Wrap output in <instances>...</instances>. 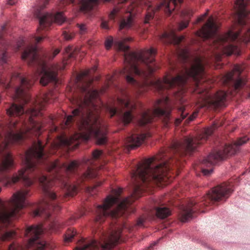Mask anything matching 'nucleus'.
Segmentation results:
<instances>
[{"label": "nucleus", "instance_id": "1a4fd4ad", "mask_svg": "<svg viewBox=\"0 0 250 250\" xmlns=\"http://www.w3.org/2000/svg\"><path fill=\"white\" fill-rule=\"evenodd\" d=\"M49 0H39V5L34 12L35 17L39 21L40 27L38 28L37 31L40 35L39 37H33L32 39L35 43L40 42L45 38L44 34L41 33L42 30L47 29L53 22L62 24L65 20V18L62 12H58L55 14L52 13H45L43 11V9L48 4Z\"/></svg>", "mask_w": 250, "mask_h": 250}, {"label": "nucleus", "instance_id": "bb28decb", "mask_svg": "<svg viewBox=\"0 0 250 250\" xmlns=\"http://www.w3.org/2000/svg\"><path fill=\"white\" fill-rule=\"evenodd\" d=\"M102 184V182L101 181L97 182L96 183V184H95V185L93 187L88 188L89 191L90 192H94V190L97 188V187L101 185Z\"/></svg>", "mask_w": 250, "mask_h": 250}, {"label": "nucleus", "instance_id": "20e7f679", "mask_svg": "<svg viewBox=\"0 0 250 250\" xmlns=\"http://www.w3.org/2000/svg\"><path fill=\"white\" fill-rule=\"evenodd\" d=\"M235 4L233 20L241 27L240 30L229 31L225 35H218V27L213 17H210L198 33L199 36L204 40L212 39L214 48L228 55L232 54L236 49V46L231 42L238 38H243L246 42L250 41V10L248 8L250 0H236Z\"/></svg>", "mask_w": 250, "mask_h": 250}, {"label": "nucleus", "instance_id": "dca6fc26", "mask_svg": "<svg viewBox=\"0 0 250 250\" xmlns=\"http://www.w3.org/2000/svg\"><path fill=\"white\" fill-rule=\"evenodd\" d=\"M184 39V37H179L176 35L174 30L164 33L160 37V40L165 43L179 44Z\"/></svg>", "mask_w": 250, "mask_h": 250}, {"label": "nucleus", "instance_id": "4be33fe9", "mask_svg": "<svg viewBox=\"0 0 250 250\" xmlns=\"http://www.w3.org/2000/svg\"><path fill=\"white\" fill-rule=\"evenodd\" d=\"M76 234V231L74 228H69L64 234V240L65 243L71 241L72 238Z\"/></svg>", "mask_w": 250, "mask_h": 250}, {"label": "nucleus", "instance_id": "aec40b11", "mask_svg": "<svg viewBox=\"0 0 250 250\" xmlns=\"http://www.w3.org/2000/svg\"><path fill=\"white\" fill-rule=\"evenodd\" d=\"M178 110L179 114H180V117L176 118L175 120L174 124L176 126H178L181 123L182 121L185 119L187 116L188 114V113L186 111V108L184 106H180L179 107Z\"/></svg>", "mask_w": 250, "mask_h": 250}, {"label": "nucleus", "instance_id": "cd10ccee", "mask_svg": "<svg viewBox=\"0 0 250 250\" xmlns=\"http://www.w3.org/2000/svg\"><path fill=\"white\" fill-rule=\"evenodd\" d=\"M101 27L107 29L108 28V26L107 21H103L101 23Z\"/></svg>", "mask_w": 250, "mask_h": 250}, {"label": "nucleus", "instance_id": "c9c22d12", "mask_svg": "<svg viewBox=\"0 0 250 250\" xmlns=\"http://www.w3.org/2000/svg\"><path fill=\"white\" fill-rule=\"evenodd\" d=\"M94 240H95V239Z\"/></svg>", "mask_w": 250, "mask_h": 250}, {"label": "nucleus", "instance_id": "f8f14e48", "mask_svg": "<svg viewBox=\"0 0 250 250\" xmlns=\"http://www.w3.org/2000/svg\"><path fill=\"white\" fill-rule=\"evenodd\" d=\"M43 229L41 225L31 226L24 231V235L29 237L26 245L23 246L19 243L13 242L9 247L8 250H43L46 243L40 239Z\"/></svg>", "mask_w": 250, "mask_h": 250}, {"label": "nucleus", "instance_id": "f3484780", "mask_svg": "<svg viewBox=\"0 0 250 250\" xmlns=\"http://www.w3.org/2000/svg\"><path fill=\"white\" fill-rule=\"evenodd\" d=\"M157 204L155 207V208L156 214L158 217L164 219L170 215L171 211L169 208L160 203H157Z\"/></svg>", "mask_w": 250, "mask_h": 250}, {"label": "nucleus", "instance_id": "2f4dec72", "mask_svg": "<svg viewBox=\"0 0 250 250\" xmlns=\"http://www.w3.org/2000/svg\"><path fill=\"white\" fill-rule=\"evenodd\" d=\"M158 242H155L153 244H151L150 247L148 248L149 249H152L153 246L156 245L157 244Z\"/></svg>", "mask_w": 250, "mask_h": 250}, {"label": "nucleus", "instance_id": "b1692460", "mask_svg": "<svg viewBox=\"0 0 250 250\" xmlns=\"http://www.w3.org/2000/svg\"><path fill=\"white\" fill-rule=\"evenodd\" d=\"M198 113V110L194 111L192 115H191L186 121H185V124H189L191 121H193L197 116Z\"/></svg>", "mask_w": 250, "mask_h": 250}, {"label": "nucleus", "instance_id": "6ab92c4d", "mask_svg": "<svg viewBox=\"0 0 250 250\" xmlns=\"http://www.w3.org/2000/svg\"><path fill=\"white\" fill-rule=\"evenodd\" d=\"M75 218L74 217L71 218L69 220H68L65 224H64L63 223L59 222V221H54V222L52 223L50 226V229L53 231H57L58 229H59L60 228H62L64 225H71L74 220Z\"/></svg>", "mask_w": 250, "mask_h": 250}, {"label": "nucleus", "instance_id": "72a5a7b5", "mask_svg": "<svg viewBox=\"0 0 250 250\" xmlns=\"http://www.w3.org/2000/svg\"><path fill=\"white\" fill-rule=\"evenodd\" d=\"M96 70V68H95L94 69L93 71H95Z\"/></svg>", "mask_w": 250, "mask_h": 250}, {"label": "nucleus", "instance_id": "4468645a", "mask_svg": "<svg viewBox=\"0 0 250 250\" xmlns=\"http://www.w3.org/2000/svg\"><path fill=\"white\" fill-rule=\"evenodd\" d=\"M102 153V151L96 149L93 152L91 159L83 161V163L87 166V169L81 176V182L95 178L101 174L100 171L97 169V167L94 166L93 163L94 161L98 160L100 157Z\"/></svg>", "mask_w": 250, "mask_h": 250}, {"label": "nucleus", "instance_id": "5701e85b", "mask_svg": "<svg viewBox=\"0 0 250 250\" xmlns=\"http://www.w3.org/2000/svg\"><path fill=\"white\" fill-rule=\"evenodd\" d=\"M76 26L78 28V31L80 34L84 35L87 33V27L85 23H77Z\"/></svg>", "mask_w": 250, "mask_h": 250}, {"label": "nucleus", "instance_id": "6e6552de", "mask_svg": "<svg viewBox=\"0 0 250 250\" xmlns=\"http://www.w3.org/2000/svg\"><path fill=\"white\" fill-rule=\"evenodd\" d=\"M249 140V138L247 136L240 137L233 143L226 145L223 149L211 152L201 162V168L203 174L205 176L209 175L212 172V168L206 169L205 167H210L218 162L235 154L240 151L241 146L246 144Z\"/></svg>", "mask_w": 250, "mask_h": 250}, {"label": "nucleus", "instance_id": "39448f33", "mask_svg": "<svg viewBox=\"0 0 250 250\" xmlns=\"http://www.w3.org/2000/svg\"><path fill=\"white\" fill-rule=\"evenodd\" d=\"M183 0H164L160 5L154 7L152 3L148 0H121L109 15L110 19H114L115 17L120 13L125 11L129 15L126 19H123L120 24L119 28L121 30L123 29H128L133 24V18L136 12H139L137 6L139 5L144 6L146 8V14L144 20V23L150 22L154 18L156 11L164 8L165 13L170 16L172 12L178 7V4L182 3Z\"/></svg>", "mask_w": 250, "mask_h": 250}, {"label": "nucleus", "instance_id": "2eb2a0df", "mask_svg": "<svg viewBox=\"0 0 250 250\" xmlns=\"http://www.w3.org/2000/svg\"><path fill=\"white\" fill-rule=\"evenodd\" d=\"M150 136L149 132L141 134L134 133L127 138L126 144L128 147L134 148L139 146L146 138Z\"/></svg>", "mask_w": 250, "mask_h": 250}, {"label": "nucleus", "instance_id": "7c9ffc66", "mask_svg": "<svg viewBox=\"0 0 250 250\" xmlns=\"http://www.w3.org/2000/svg\"><path fill=\"white\" fill-rule=\"evenodd\" d=\"M17 2V0H8L7 1V4L10 5H13Z\"/></svg>", "mask_w": 250, "mask_h": 250}, {"label": "nucleus", "instance_id": "0eeeda50", "mask_svg": "<svg viewBox=\"0 0 250 250\" xmlns=\"http://www.w3.org/2000/svg\"><path fill=\"white\" fill-rule=\"evenodd\" d=\"M233 189L230 184L223 183L212 188L202 198L200 202L197 200H190L187 206H183L180 213L182 222H186L192 218L193 212L199 210L204 206H208L215 202H218L228 198L232 193Z\"/></svg>", "mask_w": 250, "mask_h": 250}, {"label": "nucleus", "instance_id": "412c9836", "mask_svg": "<svg viewBox=\"0 0 250 250\" xmlns=\"http://www.w3.org/2000/svg\"><path fill=\"white\" fill-rule=\"evenodd\" d=\"M78 51V48H73V46H68L65 48V57L68 59L74 58Z\"/></svg>", "mask_w": 250, "mask_h": 250}, {"label": "nucleus", "instance_id": "c756f323", "mask_svg": "<svg viewBox=\"0 0 250 250\" xmlns=\"http://www.w3.org/2000/svg\"><path fill=\"white\" fill-rule=\"evenodd\" d=\"M207 15H208V13L207 12L205 14H204L203 15H202L201 17H199L198 19V22H201V21H203L205 19V18L207 16Z\"/></svg>", "mask_w": 250, "mask_h": 250}, {"label": "nucleus", "instance_id": "9d476101", "mask_svg": "<svg viewBox=\"0 0 250 250\" xmlns=\"http://www.w3.org/2000/svg\"><path fill=\"white\" fill-rule=\"evenodd\" d=\"M171 110L168 97L164 96L157 101L152 111L149 110L142 113L138 123L140 126H144L152 122L153 117L158 116L161 118L164 125L168 127L172 123Z\"/></svg>", "mask_w": 250, "mask_h": 250}, {"label": "nucleus", "instance_id": "a211bd4d", "mask_svg": "<svg viewBox=\"0 0 250 250\" xmlns=\"http://www.w3.org/2000/svg\"><path fill=\"white\" fill-rule=\"evenodd\" d=\"M192 14V11L190 9H185L181 12V15L186 17V19L178 23L177 30L178 31H181L188 26L189 23L188 19L191 17Z\"/></svg>", "mask_w": 250, "mask_h": 250}, {"label": "nucleus", "instance_id": "f257e3e1", "mask_svg": "<svg viewBox=\"0 0 250 250\" xmlns=\"http://www.w3.org/2000/svg\"><path fill=\"white\" fill-rule=\"evenodd\" d=\"M15 79H18L20 85L15 91L14 98L23 104L30 103V107L25 112L21 105L12 104L6 109L10 118H16L11 121L4 138L0 142V182L5 186H11L21 181L26 187L15 193L11 198L4 202L0 199V207H25L26 198L30 196V187L35 180L40 185L49 200H43L39 207H61L62 198L51 190L53 185L63 188L66 196L76 194L78 186L69 183L68 178L70 174H77L80 164L72 161L69 164L61 163L58 160L54 162L48 159L44 153L42 142L38 140L29 148L22 158L23 167L11 178L7 173L14 167V159L8 149L14 143H19L30 134L39 136L42 127V110L47 104L51 103L57 98L52 91L36 99L31 98L28 91L33 85L37 78L22 77L19 73L14 74L11 82L3 83L6 88H10Z\"/></svg>", "mask_w": 250, "mask_h": 250}, {"label": "nucleus", "instance_id": "c85d7f7f", "mask_svg": "<svg viewBox=\"0 0 250 250\" xmlns=\"http://www.w3.org/2000/svg\"><path fill=\"white\" fill-rule=\"evenodd\" d=\"M1 60L3 62H6L7 60V54L6 52H4L2 54Z\"/></svg>", "mask_w": 250, "mask_h": 250}, {"label": "nucleus", "instance_id": "473e14b6", "mask_svg": "<svg viewBox=\"0 0 250 250\" xmlns=\"http://www.w3.org/2000/svg\"><path fill=\"white\" fill-rule=\"evenodd\" d=\"M220 55H216V57H215V59L217 61H219L220 59Z\"/></svg>", "mask_w": 250, "mask_h": 250}, {"label": "nucleus", "instance_id": "9b49d317", "mask_svg": "<svg viewBox=\"0 0 250 250\" xmlns=\"http://www.w3.org/2000/svg\"><path fill=\"white\" fill-rule=\"evenodd\" d=\"M121 92L122 96L117 98L116 105H108L106 108L110 117L117 115L125 124L127 125L133 118L132 112L135 105L131 102L128 91L122 89Z\"/></svg>", "mask_w": 250, "mask_h": 250}, {"label": "nucleus", "instance_id": "393cba45", "mask_svg": "<svg viewBox=\"0 0 250 250\" xmlns=\"http://www.w3.org/2000/svg\"><path fill=\"white\" fill-rule=\"evenodd\" d=\"M113 43V39L111 37L108 38L105 41V46L106 49L109 50Z\"/></svg>", "mask_w": 250, "mask_h": 250}, {"label": "nucleus", "instance_id": "f03ea898", "mask_svg": "<svg viewBox=\"0 0 250 250\" xmlns=\"http://www.w3.org/2000/svg\"><path fill=\"white\" fill-rule=\"evenodd\" d=\"M131 41V38H126L123 41H115L114 45L117 49L124 52L125 66L120 73L125 75L127 82L133 86L136 94L143 93L146 90L147 85L150 83L160 94L166 95L168 89L176 86L182 87L191 79L196 84L195 92L199 95V107H218V91L212 95L207 88L201 87L207 80L204 58L200 56L190 58L188 52L183 50L178 57L183 63L180 74L175 77L167 74L163 80L154 79L148 82L147 80L158 68L154 62L156 51L151 48L137 52H129V47L125 42Z\"/></svg>", "mask_w": 250, "mask_h": 250}, {"label": "nucleus", "instance_id": "f704fd0d", "mask_svg": "<svg viewBox=\"0 0 250 250\" xmlns=\"http://www.w3.org/2000/svg\"><path fill=\"white\" fill-rule=\"evenodd\" d=\"M1 187H0V192L1 191Z\"/></svg>", "mask_w": 250, "mask_h": 250}, {"label": "nucleus", "instance_id": "ddd939ff", "mask_svg": "<svg viewBox=\"0 0 250 250\" xmlns=\"http://www.w3.org/2000/svg\"><path fill=\"white\" fill-rule=\"evenodd\" d=\"M242 71L241 66L238 64L234 65L232 71L223 77L224 84L237 92L246 84L245 81L240 77Z\"/></svg>", "mask_w": 250, "mask_h": 250}, {"label": "nucleus", "instance_id": "7ed1b4c3", "mask_svg": "<svg viewBox=\"0 0 250 250\" xmlns=\"http://www.w3.org/2000/svg\"><path fill=\"white\" fill-rule=\"evenodd\" d=\"M90 73V70H86L76 78L77 86L83 96L73 98L72 103L78 107L65 121L66 127L74 125L76 130L69 139L64 141L68 146L75 143L74 146H77L81 142L87 141L92 137L98 145H104L107 141V126L100 116V107L94 102L99 96V91L90 87L93 82Z\"/></svg>", "mask_w": 250, "mask_h": 250}, {"label": "nucleus", "instance_id": "423d86ee", "mask_svg": "<svg viewBox=\"0 0 250 250\" xmlns=\"http://www.w3.org/2000/svg\"><path fill=\"white\" fill-rule=\"evenodd\" d=\"M60 52L59 49H56L52 53L40 56L38 54V48L35 45L30 43L23 52L21 59L27 60L28 64L37 68L38 73L42 76L40 83L43 86L50 82L56 83L58 82L57 74L58 70H62L68 63L67 60L63 61L62 64H56L48 67L46 64V59L51 60Z\"/></svg>", "mask_w": 250, "mask_h": 250}, {"label": "nucleus", "instance_id": "a878e982", "mask_svg": "<svg viewBox=\"0 0 250 250\" xmlns=\"http://www.w3.org/2000/svg\"><path fill=\"white\" fill-rule=\"evenodd\" d=\"M63 35L64 38L66 40H68V41L71 40L74 36V35L73 34L69 33L67 32L66 31H64L63 32Z\"/></svg>", "mask_w": 250, "mask_h": 250}]
</instances>
